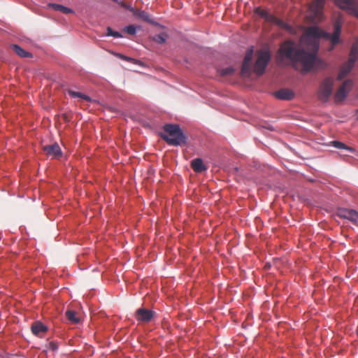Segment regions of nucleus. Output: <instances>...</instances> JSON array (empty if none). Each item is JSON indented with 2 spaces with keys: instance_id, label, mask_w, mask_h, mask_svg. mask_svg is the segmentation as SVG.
<instances>
[{
  "instance_id": "6e6552de",
  "label": "nucleus",
  "mask_w": 358,
  "mask_h": 358,
  "mask_svg": "<svg viewBox=\"0 0 358 358\" xmlns=\"http://www.w3.org/2000/svg\"><path fill=\"white\" fill-rule=\"evenodd\" d=\"M326 0H314L309 6L311 16L315 20H321L322 10Z\"/></svg>"
},
{
  "instance_id": "c85d7f7f",
  "label": "nucleus",
  "mask_w": 358,
  "mask_h": 358,
  "mask_svg": "<svg viewBox=\"0 0 358 358\" xmlns=\"http://www.w3.org/2000/svg\"><path fill=\"white\" fill-rule=\"evenodd\" d=\"M63 118H64L65 122H69V117H68V115L66 114H64L63 115Z\"/></svg>"
},
{
  "instance_id": "a878e982",
  "label": "nucleus",
  "mask_w": 358,
  "mask_h": 358,
  "mask_svg": "<svg viewBox=\"0 0 358 358\" xmlns=\"http://www.w3.org/2000/svg\"><path fill=\"white\" fill-rule=\"evenodd\" d=\"M120 5L121 6V7H122V8H125V9L131 11V12H132V13H134V10H135V8H133L131 6L128 5V4H127V3H124V2H120Z\"/></svg>"
},
{
  "instance_id": "4be33fe9",
  "label": "nucleus",
  "mask_w": 358,
  "mask_h": 358,
  "mask_svg": "<svg viewBox=\"0 0 358 358\" xmlns=\"http://www.w3.org/2000/svg\"><path fill=\"white\" fill-rule=\"evenodd\" d=\"M218 72L221 76L224 77V76H230V75L233 74L234 72V69L233 67L229 66V67L220 69L218 71Z\"/></svg>"
},
{
  "instance_id": "a211bd4d",
  "label": "nucleus",
  "mask_w": 358,
  "mask_h": 358,
  "mask_svg": "<svg viewBox=\"0 0 358 358\" xmlns=\"http://www.w3.org/2000/svg\"><path fill=\"white\" fill-rule=\"evenodd\" d=\"M67 319L73 324H78L80 322V319L77 316V313L74 310H69L66 312Z\"/></svg>"
},
{
  "instance_id": "c756f323",
  "label": "nucleus",
  "mask_w": 358,
  "mask_h": 358,
  "mask_svg": "<svg viewBox=\"0 0 358 358\" xmlns=\"http://www.w3.org/2000/svg\"><path fill=\"white\" fill-rule=\"evenodd\" d=\"M357 120H358V110L356 111Z\"/></svg>"
},
{
  "instance_id": "423d86ee",
  "label": "nucleus",
  "mask_w": 358,
  "mask_h": 358,
  "mask_svg": "<svg viewBox=\"0 0 358 358\" xmlns=\"http://www.w3.org/2000/svg\"><path fill=\"white\" fill-rule=\"evenodd\" d=\"M270 59L271 55L268 51H261L259 52L254 66V71L257 75L260 76L263 74Z\"/></svg>"
},
{
  "instance_id": "cd10ccee",
  "label": "nucleus",
  "mask_w": 358,
  "mask_h": 358,
  "mask_svg": "<svg viewBox=\"0 0 358 358\" xmlns=\"http://www.w3.org/2000/svg\"><path fill=\"white\" fill-rule=\"evenodd\" d=\"M32 57V55L30 52L24 50V57Z\"/></svg>"
},
{
  "instance_id": "aec40b11",
  "label": "nucleus",
  "mask_w": 358,
  "mask_h": 358,
  "mask_svg": "<svg viewBox=\"0 0 358 358\" xmlns=\"http://www.w3.org/2000/svg\"><path fill=\"white\" fill-rule=\"evenodd\" d=\"M331 144L336 148L340 150H345L350 152L353 151V148L346 145L345 143L338 141H331Z\"/></svg>"
},
{
  "instance_id": "1a4fd4ad",
  "label": "nucleus",
  "mask_w": 358,
  "mask_h": 358,
  "mask_svg": "<svg viewBox=\"0 0 358 358\" xmlns=\"http://www.w3.org/2000/svg\"><path fill=\"white\" fill-rule=\"evenodd\" d=\"M155 313L151 310L140 308L135 312V318L139 322L148 323L155 317Z\"/></svg>"
},
{
  "instance_id": "393cba45",
  "label": "nucleus",
  "mask_w": 358,
  "mask_h": 358,
  "mask_svg": "<svg viewBox=\"0 0 358 358\" xmlns=\"http://www.w3.org/2000/svg\"><path fill=\"white\" fill-rule=\"evenodd\" d=\"M124 31L129 35H134L136 32V29L134 25L130 24L125 27Z\"/></svg>"
},
{
  "instance_id": "bb28decb",
  "label": "nucleus",
  "mask_w": 358,
  "mask_h": 358,
  "mask_svg": "<svg viewBox=\"0 0 358 358\" xmlns=\"http://www.w3.org/2000/svg\"><path fill=\"white\" fill-rule=\"evenodd\" d=\"M13 48L15 50V52L20 57H22V48H21L17 45H13Z\"/></svg>"
},
{
  "instance_id": "6ab92c4d",
  "label": "nucleus",
  "mask_w": 358,
  "mask_h": 358,
  "mask_svg": "<svg viewBox=\"0 0 358 358\" xmlns=\"http://www.w3.org/2000/svg\"><path fill=\"white\" fill-rule=\"evenodd\" d=\"M67 92L69 94V96H71L73 98L78 97L85 101H91V98L89 96L84 94L83 93L75 92L72 90H69Z\"/></svg>"
},
{
  "instance_id": "f8f14e48",
  "label": "nucleus",
  "mask_w": 358,
  "mask_h": 358,
  "mask_svg": "<svg viewBox=\"0 0 358 358\" xmlns=\"http://www.w3.org/2000/svg\"><path fill=\"white\" fill-rule=\"evenodd\" d=\"M253 56V50L250 49L247 51L242 68H241V75L243 76H249L250 75V64Z\"/></svg>"
},
{
  "instance_id": "f03ea898",
  "label": "nucleus",
  "mask_w": 358,
  "mask_h": 358,
  "mask_svg": "<svg viewBox=\"0 0 358 358\" xmlns=\"http://www.w3.org/2000/svg\"><path fill=\"white\" fill-rule=\"evenodd\" d=\"M163 129L164 132L159 136L169 145L178 146L186 143L187 138L178 124H166Z\"/></svg>"
},
{
  "instance_id": "f257e3e1",
  "label": "nucleus",
  "mask_w": 358,
  "mask_h": 358,
  "mask_svg": "<svg viewBox=\"0 0 358 358\" xmlns=\"http://www.w3.org/2000/svg\"><path fill=\"white\" fill-rule=\"evenodd\" d=\"M341 28L342 22L339 19L336 20L334 22L333 33L323 31L317 27H310L305 31L300 41L306 45H313V50L317 52L319 48L317 40L323 38L330 41L331 47L329 48V51H331L335 45L342 43L340 38ZM278 54L279 61L287 59L294 64H301L303 72L310 71L315 68H319L324 64L317 57L316 52H308L299 48L292 41H286L282 43Z\"/></svg>"
},
{
  "instance_id": "9d476101",
  "label": "nucleus",
  "mask_w": 358,
  "mask_h": 358,
  "mask_svg": "<svg viewBox=\"0 0 358 358\" xmlns=\"http://www.w3.org/2000/svg\"><path fill=\"white\" fill-rule=\"evenodd\" d=\"M337 215L341 218L347 219L355 224L358 222V212L352 209L341 208L338 209Z\"/></svg>"
},
{
  "instance_id": "5701e85b",
  "label": "nucleus",
  "mask_w": 358,
  "mask_h": 358,
  "mask_svg": "<svg viewBox=\"0 0 358 358\" xmlns=\"http://www.w3.org/2000/svg\"><path fill=\"white\" fill-rule=\"evenodd\" d=\"M106 36H113L115 38H122V35L118 32V31H113L110 27H108L107 29H106Z\"/></svg>"
},
{
  "instance_id": "412c9836",
  "label": "nucleus",
  "mask_w": 358,
  "mask_h": 358,
  "mask_svg": "<svg viewBox=\"0 0 358 358\" xmlns=\"http://www.w3.org/2000/svg\"><path fill=\"white\" fill-rule=\"evenodd\" d=\"M167 38V35L164 33L157 34L153 37V40L159 44H163L166 42Z\"/></svg>"
},
{
  "instance_id": "473e14b6",
  "label": "nucleus",
  "mask_w": 358,
  "mask_h": 358,
  "mask_svg": "<svg viewBox=\"0 0 358 358\" xmlns=\"http://www.w3.org/2000/svg\"><path fill=\"white\" fill-rule=\"evenodd\" d=\"M357 42H358V38H357Z\"/></svg>"
},
{
  "instance_id": "7c9ffc66",
  "label": "nucleus",
  "mask_w": 358,
  "mask_h": 358,
  "mask_svg": "<svg viewBox=\"0 0 358 358\" xmlns=\"http://www.w3.org/2000/svg\"><path fill=\"white\" fill-rule=\"evenodd\" d=\"M56 348H57L55 347V345H53L52 349H53V350H55Z\"/></svg>"
},
{
  "instance_id": "20e7f679",
  "label": "nucleus",
  "mask_w": 358,
  "mask_h": 358,
  "mask_svg": "<svg viewBox=\"0 0 358 358\" xmlns=\"http://www.w3.org/2000/svg\"><path fill=\"white\" fill-rule=\"evenodd\" d=\"M334 80L331 78H327L323 80L317 90V98L322 103L329 101L332 94Z\"/></svg>"
},
{
  "instance_id": "7ed1b4c3",
  "label": "nucleus",
  "mask_w": 358,
  "mask_h": 358,
  "mask_svg": "<svg viewBox=\"0 0 358 358\" xmlns=\"http://www.w3.org/2000/svg\"><path fill=\"white\" fill-rule=\"evenodd\" d=\"M358 55V42L357 38L356 41L352 44L350 52L349 59L341 68L338 73L337 79L341 80H343L352 70L354 66L355 62L357 59Z\"/></svg>"
},
{
  "instance_id": "2eb2a0df",
  "label": "nucleus",
  "mask_w": 358,
  "mask_h": 358,
  "mask_svg": "<svg viewBox=\"0 0 358 358\" xmlns=\"http://www.w3.org/2000/svg\"><path fill=\"white\" fill-rule=\"evenodd\" d=\"M191 167L196 173H201L207 169L200 158H196L191 162Z\"/></svg>"
},
{
  "instance_id": "39448f33",
  "label": "nucleus",
  "mask_w": 358,
  "mask_h": 358,
  "mask_svg": "<svg viewBox=\"0 0 358 358\" xmlns=\"http://www.w3.org/2000/svg\"><path fill=\"white\" fill-rule=\"evenodd\" d=\"M334 2L340 9L358 18L357 0H334Z\"/></svg>"
},
{
  "instance_id": "2f4dec72",
  "label": "nucleus",
  "mask_w": 358,
  "mask_h": 358,
  "mask_svg": "<svg viewBox=\"0 0 358 358\" xmlns=\"http://www.w3.org/2000/svg\"><path fill=\"white\" fill-rule=\"evenodd\" d=\"M357 334L358 336V327H357Z\"/></svg>"
},
{
  "instance_id": "4468645a",
  "label": "nucleus",
  "mask_w": 358,
  "mask_h": 358,
  "mask_svg": "<svg viewBox=\"0 0 358 358\" xmlns=\"http://www.w3.org/2000/svg\"><path fill=\"white\" fill-rule=\"evenodd\" d=\"M133 15L135 17H136L139 19H141L142 20H143L145 22H147L150 24H155V22L152 20L150 15L144 10H141L140 9L135 8V10H134Z\"/></svg>"
},
{
  "instance_id": "0eeeda50",
  "label": "nucleus",
  "mask_w": 358,
  "mask_h": 358,
  "mask_svg": "<svg viewBox=\"0 0 358 358\" xmlns=\"http://www.w3.org/2000/svg\"><path fill=\"white\" fill-rule=\"evenodd\" d=\"M353 83L351 80H346L343 83L334 96L336 103H341L345 99Z\"/></svg>"
},
{
  "instance_id": "b1692460",
  "label": "nucleus",
  "mask_w": 358,
  "mask_h": 358,
  "mask_svg": "<svg viewBox=\"0 0 358 358\" xmlns=\"http://www.w3.org/2000/svg\"><path fill=\"white\" fill-rule=\"evenodd\" d=\"M255 13L266 20H269L272 17L266 10H262L260 8H256Z\"/></svg>"
},
{
  "instance_id": "9b49d317",
  "label": "nucleus",
  "mask_w": 358,
  "mask_h": 358,
  "mask_svg": "<svg viewBox=\"0 0 358 358\" xmlns=\"http://www.w3.org/2000/svg\"><path fill=\"white\" fill-rule=\"evenodd\" d=\"M43 150L48 156L55 159H59L62 156V151L57 143L45 145Z\"/></svg>"
},
{
  "instance_id": "f3484780",
  "label": "nucleus",
  "mask_w": 358,
  "mask_h": 358,
  "mask_svg": "<svg viewBox=\"0 0 358 358\" xmlns=\"http://www.w3.org/2000/svg\"><path fill=\"white\" fill-rule=\"evenodd\" d=\"M49 8H52L55 10L59 11L64 14L73 13L74 11L68 7L57 3H49L48 5Z\"/></svg>"
},
{
  "instance_id": "ddd939ff",
  "label": "nucleus",
  "mask_w": 358,
  "mask_h": 358,
  "mask_svg": "<svg viewBox=\"0 0 358 358\" xmlns=\"http://www.w3.org/2000/svg\"><path fill=\"white\" fill-rule=\"evenodd\" d=\"M275 96L281 100H291L294 98V92L289 89H281L274 92Z\"/></svg>"
},
{
  "instance_id": "dca6fc26",
  "label": "nucleus",
  "mask_w": 358,
  "mask_h": 358,
  "mask_svg": "<svg viewBox=\"0 0 358 358\" xmlns=\"http://www.w3.org/2000/svg\"><path fill=\"white\" fill-rule=\"evenodd\" d=\"M31 329L32 333L36 336H40L41 334L45 332L48 329L47 327L41 322H34Z\"/></svg>"
}]
</instances>
